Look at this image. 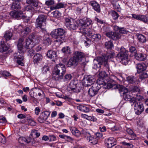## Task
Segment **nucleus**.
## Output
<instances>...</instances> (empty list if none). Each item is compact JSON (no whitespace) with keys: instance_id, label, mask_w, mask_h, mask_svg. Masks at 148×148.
<instances>
[{"instance_id":"nucleus-11","label":"nucleus","mask_w":148,"mask_h":148,"mask_svg":"<svg viewBox=\"0 0 148 148\" xmlns=\"http://www.w3.org/2000/svg\"><path fill=\"white\" fill-rule=\"evenodd\" d=\"M134 108L135 112L137 115L140 114L143 111L144 109L143 104L141 102L136 103Z\"/></svg>"},{"instance_id":"nucleus-43","label":"nucleus","mask_w":148,"mask_h":148,"mask_svg":"<svg viewBox=\"0 0 148 148\" xmlns=\"http://www.w3.org/2000/svg\"><path fill=\"white\" fill-rule=\"evenodd\" d=\"M82 133L85 138H86L87 140H88V139H89V138L91 136L90 134L86 130H82Z\"/></svg>"},{"instance_id":"nucleus-46","label":"nucleus","mask_w":148,"mask_h":148,"mask_svg":"<svg viewBox=\"0 0 148 148\" xmlns=\"http://www.w3.org/2000/svg\"><path fill=\"white\" fill-rule=\"evenodd\" d=\"M0 74L4 77H8L11 75L10 73L6 71H0Z\"/></svg>"},{"instance_id":"nucleus-50","label":"nucleus","mask_w":148,"mask_h":148,"mask_svg":"<svg viewBox=\"0 0 148 148\" xmlns=\"http://www.w3.org/2000/svg\"><path fill=\"white\" fill-rule=\"evenodd\" d=\"M72 76L70 74H67L64 76V81H69L72 78Z\"/></svg>"},{"instance_id":"nucleus-41","label":"nucleus","mask_w":148,"mask_h":148,"mask_svg":"<svg viewBox=\"0 0 148 148\" xmlns=\"http://www.w3.org/2000/svg\"><path fill=\"white\" fill-rule=\"evenodd\" d=\"M40 114L46 120L49 116L50 113L48 111H46L42 112Z\"/></svg>"},{"instance_id":"nucleus-45","label":"nucleus","mask_w":148,"mask_h":148,"mask_svg":"<svg viewBox=\"0 0 148 148\" xmlns=\"http://www.w3.org/2000/svg\"><path fill=\"white\" fill-rule=\"evenodd\" d=\"M64 4L62 3H58L53 7L54 9H57L63 8Z\"/></svg>"},{"instance_id":"nucleus-64","label":"nucleus","mask_w":148,"mask_h":148,"mask_svg":"<svg viewBox=\"0 0 148 148\" xmlns=\"http://www.w3.org/2000/svg\"><path fill=\"white\" fill-rule=\"evenodd\" d=\"M132 91L133 92H139L140 91V89L137 86H134L132 89Z\"/></svg>"},{"instance_id":"nucleus-4","label":"nucleus","mask_w":148,"mask_h":148,"mask_svg":"<svg viewBox=\"0 0 148 148\" xmlns=\"http://www.w3.org/2000/svg\"><path fill=\"white\" fill-rule=\"evenodd\" d=\"M115 53L113 51L108 52L104 56H102L97 58V59L95 60L98 62V64H95L94 66L97 68L101 67V65H103L106 66L108 61L110 59L113 58L114 56Z\"/></svg>"},{"instance_id":"nucleus-52","label":"nucleus","mask_w":148,"mask_h":148,"mask_svg":"<svg viewBox=\"0 0 148 148\" xmlns=\"http://www.w3.org/2000/svg\"><path fill=\"white\" fill-rule=\"evenodd\" d=\"M53 13L54 16L57 18H59L61 16V13L58 11H55Z\"/></svg>"},{"instance_id":"nucleus-12","label":"nucleus","mask_w":148,"mask_h":148,"mask_svg":"<svg viewBox=\"0 0 148 148\" xmlns=\"http://www.w3.org/2000/svg\"><path fill=\"white\" fill-rule=\"evenodd\" d=\"M77 82L76 81L72 80L70 82L68 86V88L74 92H80L79 89L77 86Z\"/></svg>"},{"instance_id":"nucleus-44","label":"nucleus","mask_w":148,"mask_h":148,"mask_svg":"<svg viewBox=\"0 0 148 148\" xmlns=\"http://www.w3.org/2000/svg\"><path fill=\"white\" fill-rule=\"evenodd\" d=\"M15 30L19 33L22 34L23 27L21 25H16L14 27Z\"/></svg>"},{"instance_id":"nucleus-5","label":"nucleus","mask_w":148,"mask_h":148,"mask_svg":"<svg viewBox=\"0 0 148 148\" xmlns=\"http://www.w3.org/2000/svg\"><path fill=\"white\" fill-rule=\"evenodd\" d=\"M65 33L64 29L62 28H58L53 30L51 32V35L53 37L56 39V42H62L65 38L64 35Z\"/></svg>"},{"instance_id":"nucleus-63","label":"nucleus","mask_w":148,"mask_h":148,"mask_svg":"<svg viewBox=\"0 0 148 148\" xmlns=\"http://www.w3.org/2000/svg\"><path fill=\"white\" fill-rule=\"evenodd\" d=\"M130 98V100L129 101L130 103H132L133 104L134 103H136L137 102L136 101V99L135 97H131Z\"/></svg>"},{"instance_id":"nucleus-1","label":"nucleus","mask_w":148,"mask_h":148,"mask_svg":"<svg viewBox=\"0 0 148 148\" xmlns=\"http://www.w3.org/2000/svg\"><path fill=\"white\" fill-rule=\"evenodd\" d=\"M24 40L23 38L19 39L17 45L18 52L15 53L14 55L15 60L19 65L22 66L24 65V63L23 62L24 59L23 54L26 50V48L23 45L24 43Z\"/></svg>"},{"instance_id":"nucleus-14","label":"nucleus","mask_w":148,"mask_h":148,"mask_svg":"<svg viewBox=\"0 0 148 148\" xmlns=\"http://www.w3.org/2000/svg\"><path fill=\"white\" fill-rule=\"evenodd\" d=\"M105 144L108 148H111L116 145V140L113 137H110L105 140Z\"/></svg>"},{"instance_id":"nucleus-19","label":"nucleus","mask_w":148,"mask_h":148,"mask_svg":"<svg viewBox=\"0 0 148 148\" xmlns=\"http://www.w3.org/2000/svg\"><path fill=\"white\" fill-rule=\"evenodd\" d=\"M73 57L76 58L79 61V60H81L85 57L84 54L81 52L76 51L74 53Z\"/></svg>"},{"instance_id":"nucleus-54","label":"nucleus","mask_w":148,"mask_h":148,"mask_svg":"<svg viewBox=\"0 0 148 148\" xmlns=\"http://www.w3.org/2000/svg\"><path fill=\"white\" fill-rule=\"evenodd\" d=\"M27 49H28L27 55L31 56H33L34 53V50L32 48L31 49H30V48Z\"/></svg>"},{"instance_id":"nucleus-21","label":"nucleus","mask_w":148,"mask_h":148,"mask_svg":"<svg viewBox=\"0 0 148 148\" xmlns=\"http://www.w3.org/2000/svg\"><path fill=\"white\" fill-rule=\"evenodd\" d=\"M135 56L136 59L139 61H144L146 57L145 54H143L140 53H136L135 54Z\"/></svg>"},{"instance_id":"nucleus-13","label":"nucleus","mask_w":148,"mask_h":148,"mask_svg":"<svg viewBox=\"0 0 148 148\" xmlns=\"http://www.w3.org/2000/svg\"><path fill=\"white\" fill-rule=\"evenodd\" d=\"M34 37V36L31 35L29 36L27 38H26L25 40V47L26 48V50L27 49L32 48L34 47V40L31 38H33Z\"/></svg>"},{"instance_id":"nucleus-42","label":"nucleus","mask_w":148,"mask_h":148,"mask_svg":"<svg viewBox=\"0 0 148 148\" xmlns=\"http://www.w3.org/2000/svg\"><path fill=\"white\" fill-rule=\"evenodd\" d=\"M89 141L91 143L93 144H96L97 143L98 140L97 139L94 138L92 136H91L88 139Z\"/></svg>"},{"instance_id":"nucleus-57","label":"nucleus","mask_w":148,"mask_h":148,"mask_svg":"<svg viewBox=\"0 0 148 148\" xmlns=\"http://www.w3.org/2000/svg\"><path fill=\"white\" fill-rule=\"evenodd\" d=\"M54 1L53 0H49L45 2V4L48 6H50L54 4Z\"/></svg>"},{"instance_id":"nucleus-47","label":"nucleus","mask_w":148,"mask_h":148,"mask_svg":"<svg viewBox=\"0 0 148 148\" xmlns=\"http://www.w3.org/2000/svg\"><path fill=\"white\" fill-rule=\"evenodd\" d=\"M111 15L113 19L116 20L119 16V15L116 12L112 11L111 12Z\"/></svg>"},{"instance_id":"nucleus-58","label":"nucleus","mask_w":148,"mask_h":148,"mask_svg":"<svg viewBox=\"0 0 148 148\" xmlns=\"http://www.w3.org/2000/svg\"><path fill=\"white\" fill-rule=\"evenodd\" d=\"M49 141H55L56 140V137L53 135H51L49 136Z\"/></svg>"},{"instance_id":"nucleus-38","label":"nucleus","mask_w":148,"mask_h":148,"mask_svg":"<svg viewBox=\"0 0 148 148\" xmlns=\"http://www.w3.org/2000/svg\"><path fill=\"white\" fill-rule=\"evenodd\" d=\"M62 51L63 53L66 54H70L71 53L70 48L68 46L63 47L62 49Z\"/></svg>"},{"instance_id":"nucleus-40","label":"nucleus","mask_w":148,"mask_h":148,"mask_svg":"<svg viewBox=\"0 0 148 148\" xmlns=\"http://www.w3.org/2000/svg\"><path fill=\"white\" fill-rule=\"evenodd\" d=\"M104 45L105 47L108 49H111L113 47V44L110 41L106 42Z\"/></svg>"},{"instance_id":"nucleus-35","label":"nucleus","mask_w":148,"mask_h":148,"mask_svg":"<svg viewBox=\"0 0 148 148\" xmlns=\"http://www.w3.org/2000/svg\"><path fill=\"white\" fill-rule=\"evenodd\" d=\"M33 135L36 136V138H38L40 135V133L38 132L37 130L34 129L31 130L30 136H33Z\"/></svg>"},{"instance_id":"nucleus-37","label":"nucleus","mask_w":148,"mask_h":148,"mask_svg":"<svg viewBox=\"0 0 148 148\" xmlns=\"http://www.w3.org/2000/svg\"><path fill=\"white\" fill-rule=\"evenodd\" d=\"M138 20H140L145 23H146L148 22V18L145 15L140 14Z\"/></svg>"},{"instance_id":"nucleus-16","label":"nucleus","mask_w":148,"mask_h":148,"mask_svg":"<svg viewBox=\"0 0 148 148\" xmlns=\"http://www.w3.org/2000/svg\"><path fill=\"white\" fill-rule=\"evenodd\" d=\"M90 5L92 6V8L97 13H100L101 12L99 4L95 1H92L90 2Z\"/></svg>"},{"instance_id":"nucleus-26","label":"nucleus","mask_w":148,"mask_h":148,"mask_svg":"<svg viewBox=\"0 0 148 148\" xmlns=\"http://www.w3.org/2000/svg\"><path fill=\"white\" fill-rule=\"evenodd\" d=\"M47 56L50 58H54L56 56V52L52 50H49L47 53Z\"/></svg>"},{"instance_id":"nucleus-56","label":"nucleus","mask_w":148,"mask_h":148,"mask_svg":"<svg viewBox=\"0 0 148 148\" xmlns=\"http://www.w3.org/2000/svg\"><path fill=\"white\" fill-rule=\"evenodd\" d=\"M148 76V75L147 73L143 72L140 75V78L141 79H143L147 78Z\"/></svg>"},{"instance_id":"nucleus-15","label":"nucleus","mask_w":148,"mask_h":148,"mask_svg":"<svg viewBox=\"0 0 148 148\" xmlns=\"http://www.w3.org/2000/svg\"><path fill=\"white\" fill-rule=\"evenodd\" d=\"M99 89L97 84L93 85L92 87L90 88L88 91L89 95L91 96L92 97L95 95L97 93Z\"/></svg>"},{"instance_id":"nucleus-2","label":"nucleus","mask_w":148,"mask_h":148,"mask_svg":"<svg viewBox=\"0 0 148 148\" xmlns=\"http://www.w3.org/2000/svg\"><path fill=\"white\" fill-rule=\"evenodd\" d=\"M92 21L89 18H84L79 20V27L80 32L87 35L91 36L92 33L91 29L88 27V26L92 23Z\"/></svg>"},{"instance_id":"nucleus-9","label":"nucleus","mask_w":148,"mask_h":148,"mask_svg":"<svg viewBox=\"0 0 148 148\" xmlns=\"http://www.w3.org/2000/svg\"><path fill=\"white\" fill-rule=\"evenodd\" d=\"M116 87L118 89L119 93L123 95L124 100L129 101L131 96L128 92L127 89L123 86L120 85L116 86Z\"/></svg>"},{"instance_id":"nucleus-31","label":"nucleus","mask_w":148,"mask_h":148,"mask_svg":"<svg viewBox=\"0 0 148 148\" xmlns=\"http://www.w3.org/2000/svg\"><path fill=\"white\" fill-rule=\"evenodd\" d=\"M127 79L128 82L131 84H134L136 80V79L133 76H128L127 77Z\"/></svg>"},{"instance_id":"nucleus-29","label":"nucleus","mask_w":148,"mask_h":148,"mask_svg":"<svg viewBox=\"0 0 148 148\" xmlns=\"http://www.w3.org/2000/svg\"><path fill=\"white\" fill-rule=\"evenodd\" d=\"M126 131L127 132L129 135L132 136L133 137H132L130 138H128L129 140H134L136 138V135L134 134L133 130L130 128H127L126 129Z\"/></svg>"},{"instance_id":"nucleus-30","label":"nucleus","mask_w":148,"mask_h":148,"mask_svg":"<svg viewBox=\"0 0 148 148\" xmlns=\"http://www.w3.org/2000/svg\"><path fill=\"white\" fill-rule=\"evenodd\" d=\"M13 1V2L12 6V9H17L21 8L20 2L16 1Z\"/></svg>"},{"instance_id":"nucleus-22","label":"nucleus","mask_w":148,"mask_h":148,"mask_svg":"<svg viewBox=\"0 0 148 148\" xmlns=\"http://www.w3.org/2000/svg\"><path fill=\"white\" fill-rule=\"evenodd\" d=\"M42 59V56L39 53H37L34 56L33 62L34 64H37L41 61Z\"/></svg>"},{"instance_id":"nucleus-49","label":"nucleus","mask_w":148,"mask_h":148,"mask_svg":"<svg viewBox=\"0 0 148 148\" xmlns=\"http://www.w3.org/2000/svg\"><path fill=\"white\" fill-rule=\"evenodd\" d=\"M112 4L114 8L116 9H119L120 6L119 5L118 3L116 1H113L112 2Z\"/></svg>"},{"instance_id":"nucleus-32","label":"nucleus","mask_w":148,"mask_h":148,"mask_svg":"<svg viewBox=\"0 0 148 148\" xmlns=\"http://www.w3.org/2000/svg\"><path fill=\"white\" fill-rule=\"evenodd\" d=\"M26 3L28 4H32L35 7L38 6V1L36 0H27Z\"/></svg>"},{"instance_id":"nucleus-60","label":"nucleus","mask_w":148,"mask_h":148,"mask_svg":"<svg viewBox=\"0 0 148 148\" xmlns=\"http://www.w3.org/2000/svg\"><path fill=\"white\" fill-rule=\"evenodd\" d=\"M122 144L124 145L127 146L129 148H132L133 147V145L131 144L125 142H122Z\"/></svg>"},{"instance_id":"nucleus-53","label":"nucleus","mask_w":148,"mask_h":148,"mask_svg":"<svg viewBox=\"0 0 148 148\" xmlns=\"http://www.w3.org/2000/svg\"><path fill=\"white\" fill-rule=\"evenodd\" d=\"M0 142L3 143H5V137L2 134H0Z\"/></svg>"},{"instance_id":"nucleus-6","label":"nucleus","mask_w":148,"mask_h":148,"mask_svg":"<svg viewBox=\"0 0 148 148\" xmlns=\"http://www.w3.org/2000/svg\"><path fill=\"white\" fill-rule=\"evenodd\" d=\"M128 51L123 47H121L120 52L117 54V57L121 60L122 63L125 65L129 61L128 59Z\"/></svg>"},{"instance_id":"nucleus-10","label":"nucleus","mask_w":148,"mask_h":148,"mask_svg":"<svg viewBox=\"0 0 148 148\" xmlns=\"http://www.w3.org/2000/svg\"><path fill=\"white\" fill-rule=\"evenodd\" d=\"M105 34L108 37L114 40H117L121 37V35L119 33L115 32H105Z\"/></svg>"},{"instance_id":"nucleus-39","label":"nucleus","mask_w":148,"mask_h":148,"mask_svg":"<svg viewBox=\"0 0 148 148\" xmlns=\"http://www.w3.org/2000/svg\"><path fill=\"white\" fill-rule=\"evenodd\" d=\"M26 142L27 143H31L32 144H35L34 138H33V136H30V134L29 137L26 139Z\"/></svg>"},{"instance_id":"nucleus-51","label":"nucleus","mask_w":148,"mask_h":148,"mask_svg":"<svg viewBox=\"0 0 148 148\" xmlns=\"http://www.w3.org/2000/svg\"><path fill=\"white\" fill-rule=\"evenodd\" d=\"M34 9L33 8L31 5H28L25 6L24 9V11H32Z\"/></svg>"},{"instance_id":"nucleus-59","label":"nucleus","mask_w":148,"mask_h":148,"mask_svg":"<svg viewBox=\"0 0 148 148\" xmlns=\"http://www.w3.org/2000/svg\"><path fill=\"white\" fill-rule=\"evenodd\" d=\"M65 140L69 142H71L74 140V139L70 136L66 135Z\"/></svg>"},{"instance_id":"nucleus-33","label":"nucleus","mask_w":148,"mask_h":148,"mask_svg":"<svg viewBox=\"0 0 148 148\" xmlns=\"http://www.w3.org/2000/svg\"><path fill=\"white\" fill-rule=\"evenodd\" d=\"M31 32V29L29 27L27 26L25 28L22 30V35L23 36H25Z\"/></svg>"},{"instance_id":"nucleus-25","label":"nucleus","mask_w":148,"mask_h":148,"mask_svg":"<svg viewBox=\"0 0 148 148\" xmlns=\"http://www.w3.org/2000/svg\"><path fill=\"white\" fill-rule=\"evenodd\" d=\"M95 79L92 76H88L86 81L85 83H87L86 85L87 86H90L93 83L95 82Z\"/></svg>"},{"instance_id":"nucleus-62","label":"nucleus","mask_w":148,"mask_h":148,"mask_svg":"<svg viewBox=\"0 0 148 148\" xmlns=\"http://www.w3.org/2000/svg\"><path fill=\"white\" fill-rule=\"evenodd\" d=\"M49 68L48 66H44L42 69V71L43 73H46L49 71Z\"/></svg>"},{"instance_id":"nucleus-61","label":"nucleus","mask_w":148,"mask_h":148,"mask_svg":"<svg viewBox=\"0 0 148 148\" xmlns=\"http://www.w3.org/2000/svg\"><path fill=\"white\" fill-rule=\"evenodd\" d=\"M99 75L101 77L103 78L106 76V74L105 71H102L99 73Z\"/></svg>"},{"instance_id":"nucleus-48","label":"nucleus","mask_w":148,"mask_h":148,"mask_svg":"<svg viewBox=\"0 0 148 148\" xmlns=\"http://www.w3.org/2000/svg\"><path fill=\"white\" fill-rule=\"evenodd\" d=\"M18 140L20 143L23 144L26 142V139L24 137H21L19 138Z\"/></svg>"},{"instance_id":"nucleus-28","label":"nucleus","mask_w":148,"mask_h":148,"mask_svg":"<svg viewBox=\"0 0 148 148\" xmlns=\"http://www.w3.org/2000/svg\"><path fill=\"white\" fill-rule=\"evenodd\" d=\"M138 40L140 42L143 43L145 42L146 40V38L143 35L141 34H138L137 35Z\"/></svg>"},{"instance_id":"nucleus-55","label":"nucleus","mask_w":148,"mask_h":148,"mask_svg":"<svg viewBox=\"0 0 148 148\" xmlns=\"http://www.w3.org/2000/svg\"><path fill=\"white\" fill-rule=\"evenodd\" d=\"M38 121L40 123H42L44 122L46 120L44 119L41 114L38 118Z\"/></svg>"},{"instance_id":"nucleus-3","label":"nucleus","mask_w":148,"mask_h":148,"mask_svg":"<svg viewBox=\"0 0 148 148\" xmlns=\"http://www.w3.org/2000/svg\"><path fill=\"white\" fill-rule=\"evenodd\" d=\"M66 73L65 65L61 63L58 64L55 66L52 72V78L56 80L61 79Z\"/></svg>"},{"instance_id":"nucleus-18","label":"nucleus","mask_w":148,"mask_h":148,"mask_svg":"<svg viewBox=\"0 0 148 148\" xmlns=\"http://www.w3.org/2000/svg\"><path fill=\"white\" fill-rule=\"evenodd\" d=\"M78 61L76 58H71L67 62L66 66L68 67H70L72 66H76L78 63Z\"/></svg>"},{"instance_id":"nucleus-27","label":"nucleus","mask_w":148,"mask_h":148,"mask_svg":"<svg viewBox=\"0 0 148 148\" xmlns=\"http://www.w3.org/2000/svg\"><path fill=\"white\" fill-rule=\"evenodd\" d=\"M12 36V33L9 31H6L4 35V37L7 41L10 40Z\"/></svg>"},{"instance_id":"nucleus-17","label":"nucleus","mask_w":148,"mask_h":148,"mask_svg":"<svg viewBox=\"0 0 148 148\" xmlns=\"http://www.w3.org/2000/svg\"><path fill=\"white\" fill-rule=\"evenodd\" d=\"M10 14L12 17L15 18L22 17L23 16V13L22 11H14L11 12Z\"/></svg>"},{"instance_id":"nucleus-20","label":"nucleus","mask_w":148,"mask_h":148,"mask_svg":"<svg viewBox=\"0 0 148 148\" xmlns=\"http://www.w3.org/2000/svg\"><path fill=\"white\" fill-rule=\"evenodd\" d=\"M72 134L78 137L81 134L80 131L76 127H69Z\"/></svg>"},{"instance_id":"nucleus-7","label":"nucleus","mask_w":148,"mask_h":148,"mask_svg":"<svg viewBox=\"0 0 148 148\" xmlns=\"http://www.w3.org/2000/svg\"><path fill=\"white\" fill-rule=\"evenodd\" d=\"M64 19L66 26L70 30H75L79 26V24L75 20L67 18H65Z\"/></svg>"},{"instance_id":"nucleus-23","label":"nucleus","mask_w":148,"mask_h":148,"mask_svg":"<svg viewBox=\"0 0 148 148\" xmlns=\"http://www.w3.org/2000/svg\"><path fill=\"white\" fill-rule=\"evenodd\" d=\"M136 68L138 72L140 73L146 69V66L144 64L142 63L138 64L137 65Z\"/></svg>"},{"instance_id":"nucleus-24","label":"nucleus","mask_w":148,"mask_h":148,"mask_svg":"<svg viewBox=\"0 0 148 148\" xmlns=\"http://www.w3.org/2000/svg\"><path fill=\"white\" fill-rule=\"evenodd\" d=\"M51 38L48 36H45L43 40V43L45 45L48 46L51 44Z\"/></svg>"},{"instance_id":"nucleus-34","label":"nucleus","mask_w":148,"mask_h":148,"mask_svg":"<svg viewBox=\"0 0 148 148\" xmlns=\"http://www.w3.org/2000/svg\"><path fill=\"white\" fill-rule=\"evenodd\" d=\"M9 49V47L4 44H1L0 45V52H3L7 51Z\"/></svg>"},{"instance_id":"nucleus-8","label":"nucleus","mask_w":148,"mask_h":148,"mask_svg":"<svg viewBox=\"0 0 148 148\" xmlns=\"http://www.w3.org/2000/svg\"><path fill=\"white\" fill-rule=\"evenodd\" d=\"M46 16L44 15H39L36 19V26L37 27H39L41 29L45 30V28Z\"/></svg>"},{"instance_id":"nucleus-36","label":"nucleus","mask_w":148,"mask_h":148,"mask_svg":"<svg viewBox=\"0 0 148 148\" xmlns=\"http://www.w3.org/2000/svg\"><path fill=\"white\" fill-rule=\"evenodd\" d=\"M92 38L95 41H98L100 40L101 38V36L99 34H95L91 36Z\"/></svg>"}]
</instances>
